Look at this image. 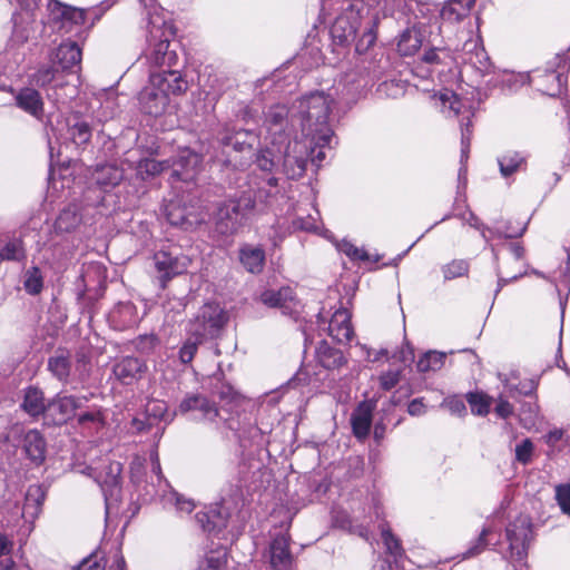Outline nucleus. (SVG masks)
<instances>
[{
  "label": "nucleus",
  "mask_w": 570,
  "mask_h": 570,
  "mask_svg": "<svg viewBox=\"0 0 570 570\" xmlns=\"http://www.w3.org/2000/svg\"><path fill=\"white\" fill-rule=\"evenodd\" d=\"M333 99L323 91L302 97L291 108L292 126L299 125L311 161L317 166L332 148L333 130L328 125Z\"/></svg>",
  "instance_id": "obj_1"
},
{
  "label": "nucleus",
  "mask_w": 570,
  "mask_h": 570,
  "mask_svg": "<svg viewBox=\"0 0 570 570\" xmlns=\"http://www.w3.org/2000/svg\"><path fill=\"white\" fill-rule=\"evenodd\" d=\"M311 160L306 144L299 140L293 144H273L266 140V147L259 151L256 158L257 167L272 176V171L282 163L283 170L291 179L299 178L306 170L307 160Z\"/></svg>",
  "instance_id": "obj_2"
},
{
  "label": "nucleus",
  "mask_w": 570,
  "mask_h": 570,
  "mask_svg": "<svg viewBox=\"0 0 570 570\" xmlns=\"http://www.w3.org/2000/svg\"><path fill=\"white\" fill-rule=\"evenodd\" d=\"M255 205V198L247 193L224 202L216 213V229L223 235L236 233L254 212Z\"/></svg>",
  "instance_id": "obj_3"
},
{
  "label": "nucleus",
  "mask_w": 570,
  "mask_h": 570,
  "mask_svg": "<svg viewBox=\"0 0 570 570\" xmlns=\"http://www.w3.org/2000/svg\"><path fill=\"white\" fill-rule=\"evenodd\" d=\"M226 322V312L218 304L207 303L199 308L195 318L189 321L187 331L193 337L215 336Z\"/></svg>",
  "instance_id": "obj_4"
},
{
  "label": "nucleus",
  "mask_w": 570,
  "mask_h": 570,
  "mask_svg": "<svg viewBox=\"0 0 570 570\" xmlns=\"http://www.w3.org/2000/svg\"><path fill=\"white\" fill-rule=\"evenodd\" d=\"M264 127L266 130L265 140L273 144H293L289 135L295 126H292L291 109L284 105L272 106L265 114Z\"/></svg>",
  "instance_id": "obj_5"
},
{
  "label": "nucleus",
  "mask_w": 570,
  "mask_h": 570,
  "mask_svg": "<svg viewBox=\"0 0 570 570\" xmlns=\"http://www.w3.org/2000/svg\"><path fill=\"white\" fill-rule=\"evenodd\" d=\"M531 538V524L527 518H518L507 528L511 558L522 561L527 557L528 546Z\"/></svg>",
  "instance_id": "obj_6"
},
{
  "label": "nucleus",
  "mask_w": 570,
  "mask_h": 570,
  "mask_svg": "<svg viewBox=\"0 0 570 570\" xmlns=\"http://www.w3.org/2000/svg\"><path fill=\"white\" fill-rule=\"evenodd\" d=\"M89 399L87 396H72L57 394L47 403V414L55 424L66 423L73 416L77 409L81 407Z\"/></svg>",
  "instance_id": "obj_7"
},
{
  "label": "nucleus",
  "mask_w": 570,
  "mask_h": 570,
  "mask_svg": "<svg viewBox=\"0 0 570 570\" xmlns=\"http://www.w3.org/2000/svg\"><path fill=\"white\" fill-rule=\"evenodd\" d=\"M173 176L178 180L189 183L194 181L200 171L202 157L190 149H183L176 159L170 163Z\"/></svg>",
  "instance_id": "obj_8"
},
{
  "label": "nucleus",
  "mask_w": 570,
  "mask_h": 570,
  "mask_svg": "<svg viewBox=\"0 0 570 570\" xmlns=\"http://www.w3.org/2000/svg\"><path fill=\"white\" fill-rule=\"evenodd\" d=\"M48 10L50 20L59 23V30L71 32L72 26H81L85 22L83 10L65 6L58 1L49 2Z\"/></svg>",
  "instance_id": "obj_9"
},
{
  "label": "nucleus",
  "mask_w": 570,
  "mask_h": 570,
  "mask_svg": "<svg viewBox=\"0 0 570 570\" xmlns=\"http://www.w3.org/2000/svg\"><path fill=\"white\" fill-rule=\"evenodd\" d=\"M154 259L157 271L163 274L164 283L176 275L185 273L190 263L186 256H174L165 250L156 253Z\"/></svg>",
  "instance_id": "obj_10"
},
{
  "label": "nucleus",
  "mask_w": 570,
  "mask_h": 570,
  "mask_svg": "<svg viewBox=\"0 0 570 570\" xmlns=\"http://www.w3.org/2000/svg\"><path fill=\"white\" fill-rule=\"evenodd\" d=\"M150 81L153 86L161 89L167 97L169 95H179L188 89V82L176 70H163L160 72H151Z\"/></svg>",
  "instance_id": "obj_11"
},
{
  "label": "nucleus",
  "mask_w": 570,
  "mask_h": 570,
  "mask_svg": "<svg viewBox=\"0 0 570 570\" xmlns=\"http://www.w3.org/2000/svg\"><path fill=\"white\" fill-rule=\"evenodd\" d=\"M229 517L228 508L224 503H217L208 512H197L195 519L204 531L213 532L226 528Z\"/></svg>",
  "instance_id": "obj_12"
},
{
  "label": "nucleus",
  "mask_w": 570,
  "mask_h": 570,
  "mask_svg": "<svg viewBox=\"0 0 570 570\" xmlns=\"http://www.w3.org/2000/svg\"><path fill=\"white\" fill-rule=\"evenodd\" d=\"M269 560L275 570H289L293 557L289 552V535L281 533L275 535L269 546Z\"/></svg>",
  "instance_id": "obj_13"
},
{
  "label": "nucleus",
  "mask_w": 570,
  "mask_h": 570,
  "mask_svg": "<svg viewBox=\"0 0 570 570\" xmlns=\"http://www.w3.org/2000/svg\"><path fill=\"white\" fill-rule=\"evenodd\" d=\"M375 404L371 401L361 402L351 415V424L353 434L358 440H364L368 436L373 411Z\"/></svg>",
  "instance_id": "obj_14"
},
{
  "label": "nucleus",
  "mask_w": 570,
  "mask_h": 570,
  "mask_svg": "<svg viewBox=\"0 0 570 570\" xmlns=\"http://www.w3.org/2000/svg\"><path fill=\"white\" fill-rule=\"evenodd\" d=\"M139 101L142 110L146 114L158 116L163 114L166 106L168 105L169 99L161 89L153 86L151 81L149 80V85L146 86L139 95Z\"/></svg>",
  "instance_id": "obj_15"
},
{
  "label": "nucleus",
  "mask_w": 570,
  "mask_h": 570,
  "mask_svg": "<svg viewBox=\"0 0 570 570\" xmlns=\"http://www.w3.org/2000/svg\"><path fill=\"white\" fill-rule=\"evenodd\" d=\"M147 371V366L144 361L127 356L121 358L114 365V374L124 384H131L139 380L141 375Z\"/></svg>",
  "instance_id": "obj_16"
},
{
  "label": "nucleus",
  "mask_w": 570,
  "mask_h": 570,
  "mask_svg": "<svg viewBox=\"0 0 570 570\" xmlns=\"http://www.w3.org/2000/svg\"><path fill=\"white\" fill-rule=\"evenodd\" d=\"M178 411L183 414L188 412H198L199 419L214 421L218 415L217 407L205 396L199 394L187 395L179 404Z\"/></svg>",
  "instance_id": "obj_17"
},
{
  "label": "nucleus",
  "mask_w": 570,
  "mask_h": 570,
  "mask_svg": "<svg viewBox=\"0 0 570 570\" xmlns=\"http://www.w3.org/2000/svg\"><path fill=\"white\" fill-rule=\"evenodd\" d=\"M328 334L337 343H347L353 337L351 313L346 308H338L331 317Z\"/></svg>",
  "instance_id": "obj_18"
},
{
  "label": "nucleus",
  "mask_w": 570,
  "mask_h": 570,
  "mask_svg": "<svg viewBox=\"0 0 570 570\" xmlns=\"http://www.w3.org/2000/svg\"><path fill=\"white\" fill-rule=\"evenodd\" d=\"M462 61L469 63L481 71L487 70L489 57L482 47L479 37L468 39L462 48Z\"/></svg>",
  "instance_id": "obj_19"
},
{
  "label": "nucleus",
  "mask_w": 570,
  "mask_h": 570,
  "mask_svg": "<svg viewBox=\"0 0 570 570\" xmlns=\"http://www.w3.org/2000/svg\"><path fill=\"white\" fill-rule=\"evenodd\" d=\"M165 214L170 225L179 226L185 229L200 222L190 209L186 206H181L178 200H170L165 207Z\"/></svg>",
  "instance_id": "obj_20"
},
{
  "label": "nucleus",
  "mask_w": 570,
  "mask_h": 570,
  "mask_svg": "<svg viewBox=\"0 0 570 570\" xmlns=\"http://www.w3.org/2000/svg\"><path fill=\"white\" fill-rule=\"evenodd\" d=\"M259 301L268 307H277L283 309V313L291 312L295 304V298L291 287H282L277 291L266 289L261 296Z\"/></svg>",
  "instance_id": "obj_21"
},
{
  "label": "nucleus",
  "mask_w": 570,
  "mask_h": 570,
  "mask_svg": "<svg viewBox=\"0 0 570 570\" xmlns=\"http://www.w3.org/2000/svg\"><path fill=\"white\" fill-rule=\"evenodd\" d=\"M112 325L118 330H125L136 325L139 321L136 306L131 302L118 303L109 313Z\"/></svg>",
  "instance_id": "obj_22"
},
{
  "label": "nucleus",
  "mask_w": 570,
  "mask_h": 570,
  "mask_svg": "<svg viewBox=\"0 0 570 570\" xmlns=\"http://www.w3.org/2000/svg\"><path fill=\"white\" fill-rule=\"evenodd\" d=\"M528 155L517 150H507L498 157L500 174L508 178L519 171L527 169Z\"/></svg>",
  "instance_id": "obj_23"
},
{
  "label": "nucleus",
  "mask_w": 570,
  "mask_h": 570,
  "mask_svg": "<svg viewBox=\"0 0 570 570\" xmlns=\"http://www.w3.org/2000/svg\"><path fill=\"white\" fill-rule=\"evenodd\" d=\"M505 261H512L517 266L515 272L500 269V281H513L523 274L524 271V249L520 243H509L505 247Z\"/></svg>",
  "instance_id": "obj_24"
},
{
  "label": "nucleus",
  "mask_w": 570,
  "mask_h": 570,
  "mask_svg": "<svg viewBox=\"0 0 570 570\" xmlns=\"http://www.w3.org/2000/svg\"><path fill=\"white\" fill-rule=\"evenodd\" d=\"M147 57L150 63L160 68H171L177 62V55L175 51L169 50L167 38L160 39L157 43L153 45Z\"/></svg>",
  "instance_id": "obj_25"
},
{
  "label": "nucleus",
  "mask_w": 570,
  "mask_h": 570,
  "mask_svg": "<svg viewBox=\"0 0 570 570\" xmlns=\"http://www.w3.org/2000/svg\"><path fill=\"white\" fill-rule=\"evenodd\" d=\"M45 498L46 491L41 485H30L26 493L22 517L27 520L37 518L41 511Z\"/></svg>",
  "instance_id": "obj_26"
},
{
  "label": "nucleus",
  "mask_w": 570,
  "mask_h": 570,
  "mask_svg": "<svg viewBox=\"0 0 570 570\" xmlns=\"http://www.w3.org/2000/svg\"><path fill=\"white\" fill-rule=\"evenodd\" d=\"M23 450L26 455L37 464L45 460L46 442L39 431L30 430L24 434Z\"/></svg>",
  "instance_id": "obj_27"
},
{
  "label": "nucleus",
  "mask_w": 570,
  "mask_h": 570,
  "mask_svg": "<svg viewBox=\"0 0 570 570\" xmlns=\"http://www.w3.org/2000/svg\"><path fill=\"white\" fill-rule=\"evenodd\" d=\"M239 259L249 273L258 274L264 267L265 252L258 246L244 245L239 249Z\"/></svg>",
  "instance_id": "obj_28"
},
{
  "label": "nucleus",
  "mask_w": 570,
  "mask_h": 570,
  "mask_svg": "<svg viewBox=\"0 0 570 570\" xmlns=\"http://www.w3.org/2000/svg\"><path fill=\"white\" fill-rule=\"evenodd\" d=\"M356 32V21H350L346 16L338 17L331 28L333 40L341 46L348 45L351 41H353L355 39Z\"/></svg>",
  "instance_id": "obj_29"
},
{
  "label": "nucleus",
  "mask_w": 570,
  "mask_h": 570,
  "mask_svg": "<svg viewBox=\"0 0 570 570\" xmlns=\"http://www.w3.org/2000/svg\"><path fill=\"white\" fill-rule=\"evenodd\" d=\"M17 106L26 112L39 117L43 111L40 94L32 88H23L16 96Z\"/></svg>",
  "instance_id": "obj_30"
},
{
  "label": "nucleus",
  "mask_w": 570,
  "mask_h": 570,
  "mask_svg": "<svg viewBox=\"0 0 570 570\" xmlns=\"http://www.w3.org/2000/svg\"><path fill=\"white\" fill-rule=\"evenodd\" d=\"M81 49L73 41L61 43L56 52L57 62L65 70H70L78 67L81 62Z\"/></svg>",
  "instance_id": "obj_31"
},
{
  "label": "nucleus",
  "mask_w": 570,
  "mask_h": 570,
  "mask_svg": "<svg viewBox=\"0 0 570 570\" xmlns=\"http://www.w3.org/2000/svg\"><path fill=\"white\" fill-rule=\"evenodd\" d=\"M316 360L321 366L327 370L340 368L346 362L343 353L326 342H321L316 348Z\"/></svg>",
  "instance_id": "obj_32"
},
{
  "label": "nucleus",
  "mask_w": 570,
  "mask_h": 570,
  "mask_svg": "<svg viewBox=\"0 0 570 570\" xmlns=\"http://www.w3.org/2000/svg\"><path fill=\"white\" fill-rule=\"evenodd\" d=\"M21 407L31 416L47 414V403L40 389L30 386L24 391Z\"/></svg>",
  "instance_id": "obj_33"
},
{
  "label": "nucleus",
  "mask_w": 570,
  "mask_h": 570,
  "mask_svg": "<svg viewBox=\"0 0 570 570\" xmlns=\"http://www.w3.org/2000/svg\"><path fill=\"white\" fill-rule=\"evenodd\" d=\"M475 0H450L441 10V18L446 22H458L468 16Z\"/></svg>",
  "instance_id": "obj_34"
},
{
  "label": "nucleus",
  "mask_w": 570,
  "mask_h": 570,
  "mask_svg": "<svg viewBox=\"0 0 570 570\" xmlns=\"http://www.w3.org/2000/svg\"><path fill=\"white\" fill-rule=\"evenodd\" d=\"M48 370L60 382H67L71 371L70 355L59 351L48 361Z\"/></svg>",
  "instance_id": "obj_35"
},
{
  "label": "nucleus",
  "mask_w": 570,
  "mask_h": 570,
  "mask_svg": "<svg viewBox=\"0 0 570 570\" xmlns=\"http://www.w3.org/2000/svg\"><path fill=\"white\" fill-rule=\"evenodd\" d=\"M122 179V170L114 165L99 166L94 173V180L102 188L118 185Z\"/></svg>",
  "instance_id": "obj_36"
},
{
  "label": "nucleus",
  "mask_w": 570,
  "mask_h": 570,
  "mask_svg": "<svg viewBox=\"0 0 570 570\" xmlns=\"http://www.w3.org/2000/svg\"><path fill=\"white\" fill-rule=\"evenodd\" d=\"M422 46L421 35L415 29L403 31L397 41V51L402 56L414 55Z\"/></svg>",
  "instance_id": "obj_37"
},
{
  "label": "nucleus",
  "mask_w": 570,
  "mask_h": 570,
  "mask_svg": "<svg viewBox=\"0 0 570 570\" xmlns=\"http://www.w3.org/2000/svg\"><path fill=\"white\" fill-rule=\"evenodd\" d=\"M170 168V161H159L154 158L141 159L137 165V176L142 179L154 178L161 174L164 170Z\"/></svg>",
  "instance_id": "obj_38"
},
{
  "label": "nucleus",
  "mask_w": 570,
  "mask_h": 570,
  "mask_svg": "<svg viewBox=\"0 0 570 570\" xmlns=\"http://www.w3.org/2000/svg\"><path fill=\"white\" fill-rule=\"evenodd\" d=\"M26 257L20 238L0 239V261H21Z\"/></svg>",
  "instance_id": "obj_39"
},
{
  "label": "nucleus",
  "mask_w": 570,
  "mask_h": 570,
  "mask_svg": "<svg viewBox=\"0 0 570 570\" xmlns=\"http://www.w3.org/2000/svg\"><path fill=\"white\" fill-rule=\"evenodd\" d=\"M279 193L278 179L274 176H268L261 181L255 198L265 205H271Z\"/></svg>",
  "instance_id": "obj_40"
},
{
  "label": "nucleus",
  "mask_w": 570,
  "mask_h": 570,
  "mask_svg": "<svg viewBox=\"0 0 570 570\" xmlns=\"http://www.w3.org/2000/svg\"><path fill=\"white\" fill-rule=\"evenodd\" d=\"M111 559L112 549L109 551L107 559L104 552L98 549L83 558L82 561L75 567V570H107V566L111 562Z\"/></svg>",
  "instance_id": "obj_41"
},
{
  "label": "nucleus",
  "mask_w": 570,
  "mask_h": 570,
  "mask_svg": "<svg viewBox=\"0 0 570 570\" xmlns=\"http://www.w3.org/2000/svg\"><path fill=\"white\" fill-rule=\"evenodd\" d=\"M109 475L105 480H101L99 476L98 482L100 483L101 490L105 494L106 501L109 500V497H112L119 491V476L121 472V466L119 463H111L109 466Z\"/></svg>",
  "instance_id": "obj_42"
},
{
  "label": "nucleus",
  "mask_w": 570,
  "mask_h": 570,
  "mask_svg": "<svg viewBox=\"0 0 570 570\" xmlns=\"http://www.w3.org/2000/svg\"><path fill=\"white\" fill-rule=\"evenodd\" d=\"M81 222V217L77 212L76 206H69L65 208L56 219V229L59 232H71Z\"/></svg>",
  "instance_id": "obj_43"
},
{
  "label": "nucleus",
  "mask_w": 570,
  "mask_h": 570,
  "mask_svg": "<svg viewBox=\"0 0 570 570\" xmlns=\"http://www.w3.org/2000/svg\"><path fill=\"white\" fill-rule=\"evenodd\" d=\"M256 140L257 137L254 132L248 130H239L235 132L234 136L224 138V144L226 146H233L236 150L243 151L245 149H250Z\"/></svg>",
  "instance_id": "obj_44"
},
{
  "label": "nucleus",
  "mask_w": 570,
  "mask_h": 570,
  "mask_svg": "<svg viewBox=\"0 0 570 570\" xmlns=\"http://www.w3.org/2000/svg\"><path fill=\"white\" fill-rule=\"evenodd\" d=\"M466 401L475 415L484 416L490 411L491 397L482 392L468 393Z\"/></svg>",
  "instance_id": "obj_45"
},
{
  "label": "nucleus",
  "mask_w": 570,
  "mask_h": 570,
  "mask_svg": "<svg viewBox=\"0 0 570 570\" xmlns=\"http://www.w3.org/2000/svg\"><path fill=\"white\" fill-rule=\"evenodd\" d=\"M445 360L444 353H439L435 351H431L425 353L416 364V367L420 372H429V371H438L440 370Z\"/></svg>",
  "instance_id": "obj_46"
},
{
  "label": "nucleus",
  "mask_w": 570,
  "mask_h": 570,
  "mask_svg": "<svg viewBox=\"0 0 570 570\" xmlns=\"http://www.w3.org/2000/svg\"><path fill=\"white\" fill-rule=\"evenodd\" d=\"M442 273L445 281L463 277L469 273V263L464 259H454L442 266Z\"/></svg>",
  "instance_id": "obj_47"
},
{
  "label": "nucleus",
  "mask_w": 570,
  "mask_h": 570,
  "mask_svg": "<svg viewBox=\"0 0 570 570\" xmlns=\"http://www.w3.org/2000/svg\"><path fill=\"white\" fill-rule=\"evenodd\" d=\"M23 285H24V289L30 295H37L42 291L43 279H42L40 269L38 267H31L26 273V278H24Z\"/></svg>",
  "instance_id": "obj_48"
},
{
  "label": "nucleus",
  "mask_w": 570,
  "mask_h": 570,
  "mask_svg": "<svg viewBox=\"0 0 570 570\" xmlns=\"http://www.w3.org/2000/svg\"><path fill=\"white\" fill-rule=\"evenodd\" d=\"M226 556L225 550L210 552L199 566L198 570H222L226 564Z\"/></svg>",
  "instance_id": "obj_49"
},
{
  "label": "nucleus",
  "mask_w": 570,
  "mask_h": 570,
  "mask_svg": "<svg viewBox=\"0 0 570 570\" xmlns=\"http://www.w3.org/2000/svg\"><path fill=\"white\" fill-rule=\"evenodd\" d=\"M542 78L549 82L547 88H543L542 91L548 96L556 97L562 92L563 89V80L562 73H557L554 71L546 72Z\"/></svg>",
  "instance_id": "obj_50"
},
{
  "label": "nucleus",
  "mask_w": 570,
  "mask_h": 570,
  "mask_svg": "<svg viewBox=\"0 0 570 570\" xmlns=\"http://www.w3.org/2000/svg\"><path fill=\"white\" fill-rule=\"evenodd\" d=\"M69 134L73 142L78 146L87 144L91 137L89 125L85 121L73 124L69 129Z\"/></svg>",
  "instance_id": "obj_51"
},
{
  "label": "nucleus",
  "mask_w": 570,
  "mask_h": 570,
  "mask_svg": "<svg viewBox=\"0 0 570 570\" xmlns=\"http://www.w3.org/2000/svg\"><path fill=\"white\" fill-rule=\"evenodd\" d=\"M440 100L443 108L449 110V114H452L454 117L461 114L463 104L453 91L445 90L441 92Z\"/></svg>",
  "instance_id": "obj_52"
},
{
  "label": "nucleus",
  "mask_w": 570,
  "mask_h": 570,
  "mask_svg": "<svg viewBox=\"0 0 570 570\" xmlns=\"http://www.w3.org/2000/svg\"><path fill=\"white\" fill-rule=\"evenodd\" d=\"M204 338H188L183 346L179 350V360L184 364H188L193 361L197 350L198 345L202 343Z\"/></svg>",
  "instance_id": "obj_53"
},
{
  "label": "nucleus",
  "mask_w": 570,
  "mask_h": 570,
  "mask_svg": "<svg viewBox=\"0 0 570 570\" xmlns=\"http://www.w3.org/2000/svg\"><path fill=\"white\" fill-rule=\"evenodd\" d=\"M556 500L562 512L570 515V484L556 487Z\"/></svg>",
  "instance_id": "obj_54"
},
{
  "label": "nucleus",
  "mask_w": 570,
  "mask_h": 570,
  "mask_svg": "<svg viewBox=\"0 0 570 570\" xmlns=\"http://www.w3.org/2000/svg\"><path fill=\"white\" fill-rule=\"evenodd\" d=\"M533 449L531 440L524 439L515 446V460L522 464H528L531 461Z\"/></svg>",
  "instance_id": "obj_55"
},
{
  "label": "nucleus",
  "mask_w": 570,
  "mask_h": 570,
  "mask_svg": "<svg viewBox=\"0 0 570 570\" xmlns=\"http://www.w3.org/2000/svg\"><path fill=\"white\" fill-rule=\"evenodd\" d=\"M525 228H527L525 223H518L517 226H513L512 222H508L507 225H504V226H502V225L495 226V232L499 235H502L507 238H513V237L521 236L525 232Z\"/></svg>",
  "instance_id": "obj_56"
},
{
  "label": "nucleus",
  "mask_w": 570,
  "mask_h": 570,
  "mask_svg": "<svg viewBox=\"0 0 570 570\" xmlns=\"http://www.w3.org/2000/svg\"><path fill=\"white\" fill-rule=\"evenodd\" d=\"M338 250L355 261H367L368 259V255L364 249L354 246L350 242H342L338 245Z\"/></svg>",
  "instance_id": "obj_57"
},
{
  "label": "nucleus",
  "mask_w": 570,
  "mask_h": 570,
  "mask_svg": "<svg viewBox=\"0 0 570 570\" xmlns=\"http://www.w3.org/2000/svg\"><path fill=\"white\" fill-rule=\"evenodd\" d=\"M382 539L390 554L397 557L401 554V544L399 540L392 534L390 529L382 527L381 529Z\"/></svg>",
  "instance_id": "obj_58"
},
{
  "label": "nucleus",
  "mask_w": 570,
  "mask_h": 570,
  "mask_svg": "<svg viewBox=\"0 0 570 570\" xmlns=\"http://www.w3.org/2000/svg\"><path fill=\"white\" fill-rule=\"evenodd\" d=\"M529 80L525 73L503 72L501 83L509 89H515Z\"/></svg>",
  "instance_id": "obj_59"
},
{
  "label": "nucleus",
  "mask_w": 570,
  "mask_h": 570,
  "mask_svg": "<svg viewBox=\"0 0 570 570\" xmlns=\"http://www.w3.org/2000/svg\"><path fill=\"white\" fill-rule=\"evenodd\" d=\"M471 127V119L470 114L461 120V145H462V157H468L469 148H470V141H471V135L472 131L470 129Z\"/></svg>",
  "instance_id": "obj_60"
},
{
  "label": "nucleus",
  "mask_w": 570,
  "mask_h": 570,
  "mask_svg": "<svg viewBox=\"0 0 570 570\" xmlns=\"http://www.w3.org/2000/svg\"><path fill=\"white\" fill-rule=\"evenodd\" d=\"M168 500L173 501L176 509L180 512L190 513L196 507L191 499H186L177 492L170 493Z\"/></svg>",
  "instance_id": "obj_61"
},
{
  "label": "nucleus",
  "mask_w": 570,
  "mask_h": 570,
  "mask_svg": "<svg viewBox=\"0 0 570 570\" xmlns=\"http://www.w3.org/2000/svg\"><path fill=\"white\" fill-rule=\"evenodd\" d=\"M450 57V53L445 49L432 48L424 52L422 60L430 65L443 63L444 59Z\"/></svg>",
  "instance_id": "obj_62"
},
{
  "label": "nucleus",
  "mask_w": 570,
  "mask_h": 570,
  "mask_svg": "<svg viewBox=\"0 0 570 570\" xmlns=\"http://www.w3.org/2000/svg\"><path fill=\"white\" fill-rule=\"evenodd\" d=\"M489 533H490L489 529H483L482 532L480 533L479 538L476 539V541L463 554V558L466 559V558H471V557H474V556H478L479 553H481L488 546L485 538Z\"/></svg>",
  "instance_id": "obj_63"
},
{
  "label": "nucleus",
  "mask_w": 570,
  "mask_h": 570,
  "mask_svg": "<svg viewBox=\"0 0 570 570\" xmlns=\"http://www.w3.org/2000/svg\"><path fill=\"white\" fill-rule=\"evenodd\" d=\"M55 78V70L51 67H42L33 75V81L37 86L45 87Z\"/></svg>",
  "instance_id": "obj_64"
}]
</instances>
